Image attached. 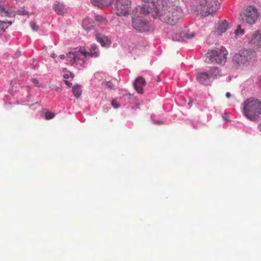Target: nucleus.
<instances>
[{
    "mask_svg": "<svg viewBox=\"0 0 261 261\" xmlns=\"http://www.w3.org/2000/svg\"><path fill=\"white\" fill-rule=\"evenodd\" d=\"M114 6L116 14L119 16L129 15L132 10L130 0H116Z\"/></svg>",
    "mask_w": 261,
    "mask_h": 261,
    "instance_id": "nucleus-8",
    "label": "nucleus"
},
{
    "mask_svg": "<svg viewBox=\"0 0 261 261\" xmlns=\"http://www.w3.org/2000/svg\"><path fill=\"white\" fill-rule=\"evenodd\" d=\"M142 11L144 15L150 13L153 18H158L170 25H174L178 20V12L171 3L166 0H142Z\"/></svg>",
    "mask_w": 261,
    "mask_h": 261,
    "instance_id": "nucleus-1",
    "label": "nucleus"
},
{
    "mask_svg": "<svg viewBox=\"0 0 261 261\" xmlns=\"http://www.w3.org/2000/svg\"><path fill=\"white\" fill-rule=\"evenodd\" d=\"M51 56L53 58H55L57 57V55L54 53L51 54Z\"/></svg>",
    "mask_w": 261,
    "mask_h": 261,
    "instance_id": "nucleus-35",
    "label": "nucleus"
},
{
    "mask_svg": "<svg viewBox=\"0 0 261 261\" xmlns=\"http://www.w3.org/2000/svg\"><path fill=\"white\" fill-rule=\"evenodd\" d=\"M111 105L114 109H117L119 107V105L115 100L111 101Z\"/></svg>",
    "mask_w": 261,
    "mask_h": 261,
    "instance_id": "nucleus-27",
    "label": "nucleus"
},
{
    "mask_svg": "<svg viewBox=\"0 0 261 261\" xmlns=\"http://www.w3.org/2000/svg\"><path fill=\"white\" fill-rule=\"evenodd\" d=\"M194 37V34L193 33H191L190 34H188L185 31L180 32V42L186 43L187 42L185 39H190Z\"/></svg>",
    "mask_w": 261,
    "mask_h": 261,
    "instance_id": "nucleus-18",
    "label": "nucleus"
},
{
    "mask_svg": "<svg viewBox=\"0 0 261 261\" xmlns=\"http://www.w3.org/2000/svg\"><path fill=\"white\" fill-rule=\"evenodd\" d=\"M223 120L225 121H229V116L227 113L224 114L223 116Z\"/></svg>",
    "mask_w": 261,
    "mask_h": 261,
    "instance_id": "nucleus-31",
    "label": "nucleus"
},
{
    "mask_svg": "<svg viewBox=\"0 0 261 261\" xmlns=\"http://www.w3.org/2000/svg\"><path fill=\"white\" fill-rule=\"evenodd\" d=\"M146 81L144 78L141 76L138 77L135 80L134 86L135 90L138 93L142 94L143 93V87L145 85Z\"/></svg>",
    "mask_w": 261,
    "mask_h": 261,
    "instance_id": "nucleus-12",
    "label": "nucleus"
},
{
    "mask_svg": "<svg viewBox=\"0 0 261 261\" xmlns=\"http://www.w3.org/2000/svg\"><path fill=\"white\" fill-rule=\"evenodd\" d=\"M19 0H16V1H19Z\"/></svg>",
    "mask_w": 261,
    "mask_h": 261,
    "instance_id": "nucleus-40",
    "label": "nucleus"
},
{
    "mask_svg": "<svg viewBox=\"0 0 261 261\" xmlns=\"http://www.w3.org/2000/svg\"><path fill=\"white\" fill-rule=\"evenodd\" d=\"M227 54L224 47L217 48L205 54L204 61L208 63L223 64L226 61Z\"/></svg>",
    "mask_w": 261,
    "mask_h": 261,
    "instance_id": "nucleus-5",
    "label": "nucleus"
},
{
    "mask_svg": "<svg viewBox=\"0 0 261 261\" xmlns=\"http://www.w3.org/2000/svg\"><path fill=\"white\" fill-rule=\"evenodd\" d=\"M228 29V23L226 20H222L219 22L218 26L214 31V34L216 36H219L222 35V33H225Z\"/></svg>",
    "mask_w": 261,
    "mask_h": 261,
    "instance_id": "nucleus-10",
    "label": "nucleus"
},
{
    "mask_svg": "<svg viewBox=\"0 0 261 261\" xmlns=\"http://www.w3.org/2000/svg\"><path fill=\"white\" fill-rule=\"evenodd\" d=\"M94 19L97 22L100 23H106V19L100 15H95L94 17Z\"/></svg>",
    "mask_w": 261,
    "mask_h": 261,
    "instance_id": "nucleus-23",
    "label": "nucleus"
},
{
    "mask_svg": "<svg viewBox=\"0 0 261 261\" xmlns=\"http://www.w3.org/2000/svg\"><path fill=\"white\" fill-rule=\"evenodd\" d=\"M72 91L75 97L79 98L82 92L81 86L78 84L74 85L72 88Z\"/></svg>",
    "mask_w": 261,
    "mask_h": 261,
    "instance_id": "nucleus-19",
    "label": "nucleus"
},
{
    "mask_svg": "<svg viewBox=\"0 0 261 261\" xmlns=\"http://www.w3.org/2000/svg\"><path fill=\"white\" fill-rule=\"evenodd\" d=\"M252 1H253V2H255L256 0H252Z\"/></svg>",
    "mask_w": 261,
    "mask_h": 261,
    "instance_id": "nucleus-39",
    "label": "nucleus"
},
{
    "mask_svg": "<svg viewBox=\"0 0 261 261\" xmlns=\"http://www.w3.org/2000/svg\"><path fill=\"white\" fill-rule=\"evenodd\" d=\"M208 73L209 74V75L211 76V78L217 77L218 76H220L221 75L220 70L217 67H213L211 68L208 70Z\"/></svg>",
    "mask_w": 261,
    "mask_h": 261,
    "instance_id": "nucleus-16",
    "label": "nucleus"
},
{
    "mask_svg": "<svg viewBox=\"0 0 261 261\" xmlns=\"http://www.w3.org/2000/svg\"><path fill=\"white\" fill-rule=\"evenodd\" d=\"M73 74L71 72L68 73H65L64 74L63 77L64 79H68L69 77H73Z\"/></svg>",
    "mask_w": 261,
    "mask_h": 261,
    "instance_id": "nucleus-30",
    "label": "nucleus"
},
{
    "mask_svg": "<svg viewBox=\"0 0 261 261\" xmlns=\"http://www.w3.org/2000/svg\"><path fill=\"white\" fill-rule=\"evenodd\" d=\"M198 81L203 85H209L211 83V76L206 72L198 73L196 76Z\"/></svg>",
    "mask_w": 261,
    "mask_h": 261,
    "instance_id": "nucleus-11",
    "label": "nucleus"
},
{
    "mask_svg": "<svg viewBox=\"0 0 261 261\" xmlns=\"http://www.w3.org/2000/svg\"><path fill=\"white\" fill-rule=\"evenodd\" d=\"M258 17L256 8L253 6L245 8L240 13L239 19L243 23L252 25L254 24Z\"/></svg>",
    "mask_w": 261,
    "mask_h": 261,
    "instance_id": "nucleus-7",
    "label": "nucleus"
},
{
    "mask_svg": "<svg viewBox=\"0 0 261 261\" xmlns=\"http://www.w3.org/2000/svg\"><path fill=\"white\" fill-rule=\"evenodd\" d=\"M194 1L197 4L195 11L204 17L215 13L220 7V3L216 0Z\"/></svg>",
    "mask_w": 261,
    "mask_h": 261,
    "instance_id": "nucleus-4",
    "label": "nucleus"
},
{
    "mask_svg": "<svg viewBox=\"0 0 261 261\" xmlns=\"http://www.w3.org/2000/svg\"><path fill=\"white\" fill-rule=\"evenodd\" d=\"M161 81V79L160 77H158V82H160Z\"/></svg>",
    "mask_w": 261,
    "mask_h": 261,
    "instance_id": "nucleus-38",
    "label": "nucleus"
},
{
    "mask_svg": "<svg viewBox=\"0 0 261 261\" xmlns=\"http://www.w3.org/2000/svg\"><path fill=\"white\" fill-rule=\"evenodd\" d=\"M55 117V114L52 112H47L45 113V117L46 119H50Z\"/></svg>",
    "mask_w": 261,
    "mask_h": 261,
    "instance_id": "nucleus-24",
    "label": "nucleus"
},
{
    "mask_svg": "<svg viewBox=\"0 0 261 261\" xmlns=\"http://www.w3.org/2000/svg\"><path fill=\"white\" fill-rule=\"evenodd\" d=\"M91 2L94 5L100 7L101 5L110 3V0H91Z\"/></svg>",
    "mask_w": 261,
    "mask_h": 261,
    "instance_id": "nucleus-22",
    "label": "nucleus"
},
{
    "mask_svg": "<svg viewBox=\"0 0 261 261\" xmlns=\"http://www.w3.org/2000/svg\"><path fill=\"white\" fill-rule=\"evenodd\" d=\"M243 111L245 116L251 121L256 120L261 114V102L255 98H249L244 102Z\"/></svg>",
    "mask_w": 261,
    "mask_h": 261,
    "instance_id": "nucleus-3",
    "label": "nucleus"
},
{
    "mask_svg": "<svg viewBox=\"0 0 261 261\" xmlns=\"http://www.w3.org/2000/svg\"><path fill=\"white\" fill-rule=\"evenodd\" d=\"M30 25L33 31H36L37 30V26L35 22H31Z\"/></svg>",
    "mask_w": 261,
    "mask_h": 261,
    "instance_id": "nucleus-28",
    "label": "nucleus"
},
{
    "mask_svg": "<svg viewBox=\"0 0 261 261\" xmlns=\"http://www.w3.org/2000/svg\"><path fill=\"white\" fill-rule=\"evenodd\" d=\"M132 26L134 29L141 32L147 31L149 29L146 21L141 17L133 18Z\"/></svg>",
    "mask_w": 261,
    "mask_h": 261,
    "instance_id": "nucleus-9",
    "label": "nucleus"
},
{
    "mask_svg": "<svg viewBox=\"0 0 261 261\" xmlns=\"http://www.w3.org/2000/svg\"><path fill=\"white\" fill-rule=\"evenodd\" d=\"M11 24L12 21H0V32H4Z\"/></svg>",
    "mask_w": 261,
    "mask_h": 261,
    "instance_id": "nucleus-20",
    "label": "nucleus"
},
{
    "mask_svg": "<svg viewBox=\"0 0 261 261\" xmlns=\"http://www.w3.org/2000/svg\"><path fill=\"white\" fill-rule=\"evenodd\" d=\"M65 84L68 86L69 87H70L71 86V83H70L68 81L65 80L64 81Z\"/></svg>",
    "mask_w": 261,
    "mask_h": 261,
    "instance_id": "nucleus-32",
    "label": "nucleus"
},
{
    "mask_svg": "<svg viewBox=\"0 0 261 261\" xmlns=\"http://www.w3.org/2000/svg\"><path fill=\"white\" fill-rule=\"evenodd\" d=\"M55 11L58 15L64 14V6L62 4L57 3L54 5Z\"/></svg>",
    "mask_w": 261,
    "mask_h": 261,
    "instance_id": "nucleus-17",
    "label": "nucleus"
},
{
    "mask_svg": "<svg viewBox=\"0 0 261 261\" xmlns=\"http://www.w3.org/2000/svg\"><path fill=\"white\" fill-rule=\"evenodd\" d=\"M191 103H192V101H191L189 102L188 105H189L190 107L191 106Z\"/></svg>",
    "mask_w": 261,
    "mask_h": 261,
    "instance_id": "nucleus-36",
    "label": "nucleus"
},
{
    "mask_svg": "<svg viewBox=\"0 0 261 261\" xmlns=\"http://www.w3.org/2000/svg\"><path fill=\"white\" fill-rule=\"evenodd\" d=\"M0 15L2 16L7 17H12L15 15L13 11L12 10L6 9L3 5H0Z\"/></svg>",
    "mask_w": 261,
    "mask_h": 261,
    "instance_id": "nucleus-14",
    "label": "nucleus"
},
{
    "mask_svg": "<svg viewBox=\"0 0 261 261\" xmlns=\"http://www.w3.org/2000/svg\"><path fill=\"white\" fill-rule=\"evenodd\" d=\"M97 41L101 44L102 46L108 47L110 44V41L108 37L101 34H97L95 35Z\"/></svg>",
    "mask_w": 261,
    "mask_h": 261,
    "instance_id": "nucleus-13",
    "label": "nucleus"
},
{
    "mask_svg": "<svg viewBox=\"0 0 261 261\" xmlns=\"http://www.w3.org/2000/svg\"><path fill=\"white\" fill-rule=\"evenodd\" d=\"M59 57L61 59H64L65 58V55H61L59 56Z\"/></svg>",
    "mask_w": 261,
    "mask_h": 261,
    "instance_id": "nucleus-34",
    "label": "nucleus"
},
{
    "mask_svg": "<svg viewBox=\"0 0 261 261\" xmlns=\"http://www.w3.org/2000/svg\"><path fill=\"white\" fill-rule=\"evenodd\" d=\"M230 96H231V94L229 92H227L226 93V97L227 98H229V97H230Z\"/></svg>",
    "mask_w": 261,
    "mask_h": 261,
    "instance_id": "nucleus-33",
    "label": "nucleus"
},
{
    "mask_svg": "<svg viewBox=\"0 0 261 261\" xmlns=\"http://www.w3.org/2000/svg\"><path fill=\"white\" fill-rule=\"evenodd\" d=\"M97 46L95 44L91 46L89 51H86L83 47L80 48L74 52H69L66 55V61L71 65L74 63L83 65L86 62L88 57H97L98 53L95 51Z\"/></svg>",
    "mask_w": 261,
    "mask_h": 261,
    "instance_id": "nucleus-2",
    "label": "nucleus"
},
{
    "mask_svg": "<svg viewBox=\"0 0 261 261\" xmlns=\"http://www.w3.org/2000/svg\"><path fill=\"white\" fill-rule=\"evenodd\" d=\"M258 128L259 129V130H261V124H260V125H259L258 126Z\"/></svg>",
    "mask_w": 261,
    "mask_h": 261,
    "instance_id": "nucleus-37",
    "label": "nucleus"
},
{
    "mask_svg": "<svg viewBox=\"0 0 261 261\" xmlns=\"http://www.w3.org/2000/svg\"><path fill=\"white\" fill-rule=\"evenodd\" d=\"M239 33L241 35H243L244 34V30L241 29L240 25L238 26V29L235 31V34L236 35H238Z\"/></svg>",
    "mask_w": 261,
    "mask_h": 261,
    "instance_id": "nucleus-25",
    "label": "nucleus"
},
{
    "mask_svg": "<svg viewBox=\"0 0 261 261\" xmlns=\"http://www.w3.org/2000/svg\"><path fill=\"white\" fill-rule=\"evenodd\" d=\"M103 85H105L107 86L110 89H113L114 88V85L113 83L111 82H105L102 83Z\"/></svg>",
    "mask_w": 261,
    "mask_h": 261,
    "instance_id": "nucleus-26",
    "label": "nucleus"
},
{
    "mask_svg": "<svg viewBox=\"0 0 261 261\" xmlns=\"http://www.w3.org/2000/svg\"><path fill=\"white\" fill-rule=\"evenodd\" d=\"M251 41L254 44L261 46V35L258 30L252 35Z\"/></svg>",
    "mask_w": 261,
    "mask_h": 261,
    "instance_id": "nucleus-15",
    "label": "nucleus"
},
{
    "mask_svg": "<svg viewBox=\"0 0 261 261\" xmlns=\"http://www.w3.org/2000/svg\"><path fill=\"white\" fill-rule=\"evenodd\" d=\"M32 82L38 87H40L41 86L39 84V81L36 79H33Z\"/></svg>",
    "mask_w": 261,
    "mask_h": 261,
    "instance_id": "nucleus-29",
    "label": "nucleus"
},
{
    "mask_svg": "<svg viewBox=\"0 0 261 261\" xmlns=\"http://www.w3.org/2000/svg\"><path fill=\"white\" fill-rule=\"evenodd\" d=\"M83 26L85 30H90L93 25L90 22V20L88 18L85 19L83 21Z\"/></svg>",
    "mask_w": 261,
    "mask_h": 261,
    "instance_id": "nucleus-21",
    "label": "nucleus"
},
{
    "mask_svg": "<svg viewBox=\"0 0 261 261\" xmlns=\"http://www.w3.org/2000/svg\"><path fill=\"white\" fill-rule=\"evenodd\" d=\"M256 60V54L251 49H243L239 53L236 54L232 61L238 65L247 66Z\"/></svg>",
    "mask_w": 261,
    "mask_h": 261,
    "instance_id": "nucleus-6",
    "label": "nucleus"
}]
</instances>
